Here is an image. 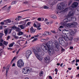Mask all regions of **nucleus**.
<instances>
[{"label":"nucleus","mask_w":79,"mask_h":79,"mask_svg":"<svg viewBox=\"0 0 79 79\" xmlns=\"http://www.w3.org/2000/svg\"><path fill=\"white\" fill-rule=\"evenodd\" d=\"M16 57H14L12 60H13V61H14V60H16Z\"/></svg>","instance_id":"60"},{"label":"nucleus","mask_w":79,"mask_h":79,"mask_svg":"<svg viewBox=\"0 0 79 79\" xmlns=\"http://www.w3.org/2000/svg\"><path fill=\"white\" fill-rule=\"evenodd\" d=\"M14 74H15L16 75H17V74H18V72H17V71H15L14 72Z\"/></svg>","instance_id":"52"},{"label":"nucleus","mask_w":79,"mask_h":79,"mask_svg":"<svg viewBox=\"0 0 79 79\" xmlns=\"http://www.w3.org/2000/svg\"><path fill=\"white\" fill-rule=\"evenodd\" d=\"M14 44H15V43L13 42L10 44L9 47H12L13 46V45H14Z\"/></svg>","instance_id":"28"},{"label":"nucleus","mask_w":79,"mask_h":79,"mask_svg":"<svg viewBox=\"0 0 79 79\" xmlns=\"http://www.w3.org/2000/svg\"><path fill=\"white\" fill-rule=\"evenodd\" d=\"M71 2H72V1L71 0L69 1V5H71Z\"/></svg>","instance_id":"48"},{"label":"nucleus","mask_w":79,"mask_h":79,"mask_svg":"<svg viewBox=\"0 0 79 79\" xmlns=\"http://www.w3.org/2000/svg\"><path fill=\"white\" fill-rule=\"evenodd\" d=\"M11 31H12V29H10L8 30V32H9V34H10L11 32Z\"/></svg>","instance_id":"38"},{"label":"nucleus","mask_w":79,"mask_h":79,"mask_svg":"<svg viewBox=\"0 0 79 79\" xmlns=\"http://www.w3.org/2000/svg\"><path fill=\"white\" fill-rule=\"evenodd\" d=\"M39 34H38L37 35L35 36V37H39Z\"/></svg>","instance_id":"54"},{"label":"nucleus","mask_w":79,"mask_h":79,"mask_svg":"<svg viewBox=\"0 0 79 79\" xmlns=\"http://www.w3.org/2000/svg\"><path fill=\"white\" fill-rule=\"evenodd\" d=\"M26 23L23 24L18 25V26L20 27L21 29H24V28H26Z\"/></svg>","instance_id":"13"},{"label":"nucleus","mask_w":79,"mask_h":79,"mask_svg":"<svg viewBox=\"0 0 79 79\" xmlns=\"http://www.w3.org/2000/svg\"><path fill=\"white\" fill-rule=\"evenodd\" d=\"M41 26V25L39 24H38L37 27V30H40L42 29L40 27Z\"/></svg>","instance_id":"20"},{"label":"nucleus","mask_w":79,"mask_h":79,"mask_svg":"<svg viewBox=\"0 0 79 79\" xmlns=\"http://www.w3.org/2000/svg\"><path fill=\"white\" fill-rule=\"evenodd\" d=\"M67 6V4L64 3L62 2L59 3L57 5V8L59 10H63L66 6Z\"/></svg>","instance_id":"2"},{"label":"nucleus","mask_w":79,"mask_h":79,"mask_svg":"<svg viewBox=\"0 0 79 79\" xmlns=\"http://www.w3.org/2000/svg\"><path fill=\"white\" fill-rule=\"evenodd\" d=\"M39 34V37L40 36V37H42V36H41V35H42V34L40 33V34Z\"/></svg>","instance_id":"56"},{"label":"nucleus","mask_w":79,"mask_h":79,"mask_svg":"<svg viewBox=\"0 0 79 79\" xmlns=\"http://www.w3.org/2000/svg\"><path fill=\"white\" fill-rule=\"evenodd\" d=\"M31 22H28L26 24V27H28V26H29L31 25Z\"/></svg>","instance_id":"26"},{"label":"nucleus","mask_w":79,"mask_h":79,"mask_svg":"<svg viewBox=\"0 0 79 79\" xmlns=\"http://www.w3.org/2000/svg\"><path fill=\"white\" fill-rule=\"evenodd\" d=\"M40 41H41V42H45V41H46V40L42 39L40 40Z\"/></svg>","instance_id":"31"},{"label":"nucleus","mask_w":79,"mask_h":79,"mask_svg":"<svg viewBox=\"0 0 79 79\" xmlns=\"http://www.w3.org/2000/svg\"><path fill=\"white\" fill-rule=\"evenodd\" d=\"M64 39L65 40L66 42H68V41L69 40V38H68V37H64Z\"/></svg>","instance_id":"29"},{"label":"nucleus","mask_w":79,"mask_h":79,"mask_svg":"<svg viewBox=\"0 0 79 79\" xmlns=\"http://www.w3.org/2000/svg\"><path fill=\"white\" fill-rule=\"evenodd\" d=\"M77 62H79V59H78V60L76 59V63H77Z\"/></svg>","instance_id":"61"},{"label":"nucleus","mask_w":79,"mask_h":79,"mask_svg":"<svg viewBox=\"0 0 79 79\" xmlns=\"http://www.w3.org/2000/svg\"><path fill=\"white\" fill-rule=\"evenodd\" d=\"M37 40V38H35L32 41V42H35V41H36Z\"/></svg>","instance_id":"42"},{"label":"nucleus","mask_w":79,"mask_h":79,"mask_svg":"<svg viewBox=\"0 0 79 79\" xmlns=\"http://www.w3.org/2000/svg\"><path fill=\"white\" fill-rule=\"evenodd\" d=\"M33 26L34 27H37V25H36L35 24V23H34L33 24Z\"/></svg>","instance_id":"39"},{"label":"nucleus","mask_w":79,"mask_h":79,"mask_svg":"<svg viewBox=\"0 0 79 79\" xmlns=\"http://www.w3.org/2000/svg\"><path fill=\"white\" fill-rule=\"evenodd\" d=\"M30 32L31 33H33L34 32H35V30L34 29L33 27H31V28H30Z\"/></svg>","instance_id":"17"},{"label":"nucleus","mask_w":79,"mask_h":79,"mask_svg":"<svg viewBox=\"0 0 79 79\" xmlns=\"http://www.w3.org/2000/svg\"><path fill=\"white\" fill-rule=\"evenodd\" d=\"M23 34H24V32L22 31H19L18 34V35H22Z\"/></svg>","instance_id":"24"},{"label":"nucleus","mask_w":79,"mask_h":79,"mask_svg":"<svg viewBox=\"0 0 79 79\" xmlns=\"http://www.w3.org/2000/svg\"><path fill=\"white\" fill-rule=\"evenodd\" d=\"M16 3V1H13L11 3V5H15Z\"/></svg>","instance_id":"37"},{"label":"nucleus","mask_w":79,"mask_h":79,"mask_svg":"<svg viewBox=\"0 0 79 79\" xmlns=\"http://www.w3.org/2000/svg\"><path fill=\"white\" fill-rule=\"evenodd\" d=\"M48 50L49 54L50 55L52 56L55 53L54 49H53L51 48L48 49Z\"/></svg>","instance_id":"8"},{"label":"nucleus","mask_w":79,"mask_h":79,"mask_svg":"<svg viewBox=\"0 0 79 79\" xmlns=\"http://www.w3.org/2000/svg\"><path fill=\"white\" fill-rule=\"evenodd\" d=\"M0 35L2 36V35H3V34L2 33H0Z\"/></svg>","instance_id":"64"},{"label":"nucleus","mask_w":79,"mask_h":79,"mask_svg":"<svg viewBox=\"0 0 79 79\" xmlns=\"http://www.w3.org/2000/svg\"><path fill=\"white\" fill-rule=\"evenodd\" d=\"M55 71L56 72H58V69H56L55 70Z\"/></svg>","instance_id":"63"},{"label":"nucleus","mask_w":79,"mask_h":79,"mask_svg":"<svg viewBox=\"0 0 79 79\" xmlns=\"http://www.w3.org/2000/svg\"><path fill=\"white\" fill-rule=\"evenodd\" d=\"M56 44H55L54 43H52V44L51 45V48H53V49H55V46Z\"/></svg>","instance_id":"18"},{"label":"nucleus","mask_w":79,"mask_h":79,"mask_svg":"<svg viewBox=\"0 0 79 79\" xmlns=\"http://www.w3.org/2000/svg\"><path fill=\"white\" fill-rule=\"evenodd\" d=\"M78 40L77 39H76V38H75L74 39V41H75V42H77V41Z\"/></svg>","instance_id":"55"},{"label":"nucleus","mask_w":79,"mask_h":79,"mask_svg":"<svg viewBox=\"0 0 79 79\" xmlns=\"http://www.w3.org/2000/svg\"><path fill=\"white\" fill-rule=\"evenodd\" d=\"M32 71V69L29 67H26L22 70V73L23 74H29L31 71Z\"/></svg>","instance_id":"4"},{"label":"nucleus","mask_w":79,"mask_h":79,"mask_svg":"<svg viewBox=\"0 0 79 79\" xmlns=\"http://www.w3.org/2000/svg\"><path fill=\"white\" fill-rule=\"evenodd\" d=\"M78 5V3L77 2H74L73 3L72 5V8H76Z\"/></svg>","instance_id":"14"},{"label":"nucleus","mask_w":79,"mask_h":79,"mask_svg":"<svg viewBox=\"0 0 79 79\" xmlns=\"http://www.w3.org/2000/svg\"><path fill=\"white\" fill-rule=\"evenodd\" d=\"M51 18L53 19H56V16L55 15H52V16L51 17Z\"/></svg>","instance_id":"30"},{"label":"nucleus","mask_w":79,"mask_h":79,"mask_svg":"<svg viewBox=\"0 0 79 79\" xmlns=\"http://www.w3.org/2000/svg\"><path fill=\"white\" fill-rule=\"evenodd\" d=\"M40 48H41L42 50H43L44 52L47 53L48 52V48L47 47L46 44H44L43 45L40 46Z\"/></svg>","instance_id":"5"},{"label":"nucleus","mask_w":79,"mask_h":79,"mask_svg":"<svg viewBox=\"0 0 79 79\" xmlns=\"http://www.w3.org/2000/svg\"><path fill=\"white\" fill-rule=\"evenodd\" d=\"M69 40L70 41H72L73 40V37H72V35H71V36L69 37Z\"/></svg>","instance_id":"25"},{"label":"nucleus","mask_w":79,"mask_h":79,"mask_svg":"<svg viewBox=\"0 0 79 79\" xmlns=\"http://www.w3.org/2000/svg\"><path fill=\"white\" fill-rule=\"evenodd\" d=\"M48 32L47 31H45L44 32V34H42V35L43 36H45V35H48Z\"/></svg>","instance_id":"22"},{"label":"nucleus","mask_w":79,"mask_h":79,"mask_svg":"<svg viewBox=\"0 0 79 79\" xmlns=\"http://www.w3.org/2000/svg\"><path fill=\"white\" fill-rule=\"evenodd\" d=\"M67 25L70 27H73L76 26L77 25V23L76 22H75L72 23H68L67 24Z\"/></svg>","instance_id":"7"},{"label":"nucleus","mask_w":79,"mask_h":79,"mask_svg":"<svg viewBox=\"0 0 79 79\" xmlns=\"http://www.w3.org/2000/svg\"><path fill=\"white\" fill-rule=\"evenodd\" d=\"M52 41H49L48 42V43L46 44V45L47 46V47L48 48V49L51 48V46H52Z\"/></svg>","instance_id":"10"},{"label":"nucleus","mask_w":79,"mask_h":79,"mask_svg":"<svg viewBox=\"0 0 79 79\" xmlns=\"http://www.w3.org/2000/svg\"><path fill=\"white\" fill-rule=\"evenodd\" d=\"M10 9H11V6H9L7 8V12H9V11H10Z\"/></svg>","instance_id":"33"},{"label":"nucleus","mask_w":79,"mask_h":79,"mask_svg":"<svg viewBox=\"0 0 79 79\" xmlns=\"http://www.w3.org/2000/svg\"><path fill=\"white\" fill-rule=\"evenodd\" d=\"M14 38H15V39H19V37L18 36H14Z\"/></svg>","instance_id":"47"},{"label":"nucleus","mask_w":79,"mask_h":79,"mask_svg":"<svg viewBox=\"0 0 79 79\" xmlns=\"http://www.w3.org/2000/svg\"><path fill=\"white\" fill-rule=\"evenodd\" d=\"M3 44L5 45H6V46L7 45H8V42H6L5 41H4Z\"/></svg>","instance_id":"32"},{"label":"nucleus","mask_w":79,"mask_h":79,"mask_svg":"<svg viewBox=\"0 0 79 79\" xmlns=\"http://www.w3.org/2000/svg\"><path fill=\"white\" fill-rule=\"evenodd\" d=\"M29 11V9H27V10H23V11H22L20 12V13L21 12H24V11Z\"/></svg>","instance_id":"41"},{"label":"nucleus","mask_w":79,"mask_h":79,"mask_svg":"<svg viewBox=\"0 0 79 79\" xmlns=\"http://www.w3.org/2000/svg\"><path fill=\"white\" fill-rule=\"evenodd\" d=\"M44 9H48V7L47 6H44Z\"/></svg>","instance_id":"43"},{"label":"nucleus","mask_w":79,"mask_h":79,"mask_svg":"<svg viewBox=\"0 0 79 79\" xmlns=\"http://www.w3.org/2000/svg\"><path fill=\"white\" fill-rule=\"evenodd\" d=\"M56 48H58V47H59V46H60V45L59 44H56Z\"/></svg>","instance_id":"36"},{"label":"nucleus","mask_w":79,"mask_h":79,"mask_svg":"<svg viewBox=\"0 0 79 79\" xmlns=\"http://www.w3.org/2000/svg\"><path fill=\"white\" fill-rule=\"evenodd\" d=\"M66 36H67V37H70L71 35H72L70 33H66V34L65 35Z\"/></svg>","instance_id":"23"},{"label":"nucleus","mask_w":79,"mask_h":79,"mask_svg":"<svg viewBox=\"0 0 79 79\" xmlns=\"http://www.w3.org/2000/svg\"><path fill=\"white\" fill-rule=\"evenodd\" d=\"M46 24H47V25H50V23H49V22H46Z\"/></svg>","instance_id":"46"},{"label":"nucleus","mask_w":79,"mask_h":79,"mask_svg":"<svg viewBox=\"0 0 79 79\" xmlns=\"http://www.w3.org/2000/svg\"><path fill=\"white\" fill-rule=\"evenodd\" d=\"M7 21L8 22V23H10L11 22V21L9 19H7Z\"/></svg>","instance_id":"51"},{"label":"nucleus","mask_w":79,"mask_h":79,"mask_svg":"<svg viewBox=\"0 0 79 79\" xmlns=\"http://www.w3.org/2000/svg\"><path fill=\"white\" fill-rule=\"evenodd\" d=\"M65 37V36L64 35H61V38H62L63 39H64V37Z\"/></svg>","instance_id":"44"},{"label":"nucleus","mask_w":79,"mask_h":79,"mask_svg":"<svg viewBox=\"0 0 79 79\" xmlns=\"http://www.w3.org/2000/svg\"><path fill=\"white\" fill-rule=\"evenodd\" d=\"M24 21H21L19 23L20 24H24Z\"/></svg>","instance_id":"40"},{"label":"nucleus","mask_w":79,"mask_h":79,"mask_svg":"<svg viewBox=\"0 0 79 79\" xmlns=\"http://www.w3.org/2000/svg\"><path fill=\"white\" fill-rule=\"evenodd\" d=\"M68 8H67L66 9H64L63 10V11L64 12H66V11H68Z\"/></svg>","instance_id":"35"},{"label":"nucleus","mask_w":79,"mask_h":79,"mask_svg":"<svg viewBox=\"0 0 79 79\" xmlns=\"http://www.w3.org/2000/svg\"><path fill=\"white\" fill-rule=\"evenodd\" d=\"M64 50H65L63 48H62V49H61V51L62 52H63L64 51Z\"/></svg>","instance_id":"58"},{"label":"nucleus","mask_w":79,"mask_h":79,"mask_svg":"<svg viewBox=\"0 0 79 79\" xmlns=\"http://www.w3.org/2000/svg\"><path fill=\"white\" fill-rule=\"evenodd\" d=\"M47 21H48V19H45L44 20V22H45V23H46V22H47Z\"/></svg>","instance_id":"59"},{"label":"nucleus","mask_w":79,"mask_h":79,"mask_svg":"<svg viewBox=\"0 0 79 79\" xmlns=\"http://www.w3.org/2000/svg\"><path fill=\"white\" fill-rule=\"evenodd\" d=\"M35 55L37 58L40 61H42L43 60V57L42 56L39 55L38 54H36V53Z\"/></svg>","instance_id":"11"},{"label":"nucleus","mask_w":79,"mask_h":79,"mask_svg":"<svg viewBox=\"0 0 79 79\" xmlns=\"http://www.w3.org/2000/svg\"><path fill=\"white\" fill-rule=\"evenodd\" d=\"M31 54H32V52H31V51L28 50L26 51V56L27 59H28V58H29V56H30Z\"/></svg>","instance_id":"9"},{"label":"nucleus","mask_w":79,"mask_h":79,"mask_svg":"<svg viewBox=\"0 0 79 79\" xmlns=\"http://www.w3.org/2000/svg\"><path fill=\"white\" fill-rule=\"evenodd\" d=\"M74 12L72 11H70L68 15L69 17L71 16H74Z\"/></svg>","instance_id":"15"},{"label":"nucleus","mask_w":79,"mask_h":79,"mask_svg":"<svg viewBox=\"0 0 79 79\" xmlns=\"http://www.w3.org/2000/svg\"><path fill=\"white\" fill-rule=\"evenodd\" d=\"M67 31H68V30L66 31V30L65 29L62 31V33L63 34H65V35H66L67 33Z\"/></svg>","instance_id":"19"},{"label":"nucleus","mask_w":79,"mask_h":79,"mask_svg":"<svg viewBox=\"0 0 79 79\" xmlns=\"http://www.w3.org/2000/svg\"><path fill=\"white\" fill-rule=\"evenodd\" d=\"M51 32H52V33H53V34H56V32L54 31H51Z\"/></svg>","instance_id":"50"},{"label":"nucleus","mask_w":79,"mask_h":79,"mask_svg":"<svg viewBox=\"0 0 79 79\" xmlns=\"http://www.w3.org/2000/svg\"><path fill=\"white\" fill-rule=\"evenodd\" d=\"M33 52L35 55V54H39V55H40L43 56V55L45 54L44 52L42 51V48L39 47H37L36 49H33Z\"/></svg>","instance_id":"1"},{"label":"nucleus","mask_w":79,"mask_h":79,"mask_svg":"<svg viewBox=\"0 0 79 79\" xmlns=\"http://www.w3.org/2000/svg\"><path fill=\"white\" fill-rule=\"evenodd\" d=\"M69 49H71L72 50H73V47L70 46L69 48Z\"/></svg>","instance_id":"57"},{"label":"nucleus","mask_w":79,"mask_h":79,"mask_svg":"<svg viewBox=\"0 0 79 79\" xmlns=\"http://www.w3.org/2000/svg\"><path fill=\"white\" fill-rule=\"evenodd\" d=\"M4 33L6 35H7V33H8V30H5L4 31Z\"/></svg>","instance_id":"34"},{"label":"nucleus","mask_w":79,"mask_h":79,"mask_svg":"<svg viewBox=\"0 0 79 79\" xmlns=\"http://www.w3.org/2000/svg\"><path fill=\"white\" fill-rule=\"evenodd\" d=\"M76 20V18L75 17L71 18L69 17L67 19H65L63 20L64 23H67L68 21H75Z\"/></svg>","instance_id":"3"},{"label":"nucleus","mask_w":79,"mask_h":79,"mask_svg":"<svg viewBox=\"0 0 79 79\" xmlns=\"http://www.w3.org/2000/svg\"><path fill=\"white\" fill-rule=\"evenodd\" d=\"M4 22L5 23H6V24H7V23H8V20H4Z\"/></svg>","instance_id":"53"},{"label":"nucleus","mask_w":79,"mask_h":79,"mask_svg":"<svg viewBox=\"0 0 79 79\" xmlns=\"http://www.w3.org/2000/svg\"><path fill=\"white\" fill-rule=\"evenodd\" d=\"M49 79H52V76H49Z\"/></svg>","instance_id":"62"},{"label":"nucleus","mask_w":79,"mask_h":79,"mask_svg":"<svg viewBox=\"0 0 79 79\" xmlns=\"http://www.w3.org/2000/svg\"><path fill=\"white\" fill-rule=\"evenodd\" d=\"M15 31L16 32H19L21 30H20V28L19 27H17L16 28V29H15Z\"/></svg>","instance_id":"27"},{"label":"nucleus","mask_w":79,"mask_h":79,"mask_svg":"<svg viewBox=\"0 0 79 79\" xmlns=\"http://www.w3.org/2000/svg\"><path fill=\"white\" fill-rule=\"evenodd\" d=\"M37 20L38 21H41V18H39L37 19Z\"/></svg>","instance_id":"49"},{"label":"nucleus","mask_w":79,"mask_h":79,"mask_svg":"<svg viewBox=\"0 0 79 79\" xmlns=\"http://www.w3.org/2000/svg\"><path fill=\"white\" fill-rule=\"evenodd\" d=\"M59 42L60 45H62L64 43V41L63 40V39L61 37H60L59 39Z\"/></svg>","instance_id":"12"},{"label":"nucleus","mask_w":79,"mask_h":79,"mask_svg":"<svg viewBox=\"0 0 79 79\" xmlns=\"http://www.w3.org/2000/svg\"><path fill=\"white\" fill-rule=\"evenodd\" d=\"M44 75V72L42 71H41L40 72V76H42Z\"/></svg>","instance_id":"21"},{"label":"nucleus","mask_w":79,"mask_h":79,"mask_svg":"<svg viewBox=\"0 0 79 79\" xmlns=\"http://www.w3.org/2000/svg\"><path fill=\"white\" fill-rule=\"evenodd\" d=\"M17 66L19 68H21L22 66H24V62L23 61V60L20 59L19 60L17 63Z\"/></svg>","instance_id":"6"},{"label":"nucleus","mask_w":79,"mask_h":79,"mask_svg":"<svg viewBox=\"0 0 79 79\" xmlns=\"http://www.w3.org/2000/svg\"><path fill=\"white\" fill-rule=\"evenodd\" d=\"M16 27H15V26H13V27H12V29H16Z\"/></svg>","instance_id":"45"},{"label":"nucleus","mask_w":79,"mask_h":79,"mask_svg":"<svg viewBox=\"0 0 79 79\" xmlns=\"http://www.w3.org/2000/svg\"><path fill=\"white\" fill-rule=\"evenodd\" d=\"M44 60L45 62L46 63H48V62H49L50 61L49 59L47 57H46L44 58Z\"/></svg>","instance_id":"16"}]
</instances>
